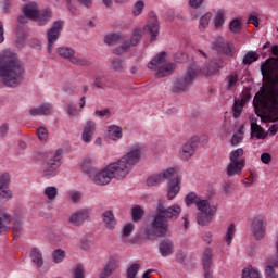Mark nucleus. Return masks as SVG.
<instances>
[{
	"mask_svg": "<svg viewBox=\"0 0 278 278\" xmlns=\"http://www.w3.org/2000/svg\"><path fill=\"white\" fill-rule=\"evenodd\" d=\"M140 270V264H132L126 273V277L127 278H136V276L138 275V271Z\"/></svg>",
	"mask_w": 278,
	"mask_h": 278,
	"instance_id": "c03bdc74",
	"label": "nucleus"
},
{
	"mask_svg": "<svg viewBox=\"0 0 278 278\" xmlns=\"http://www.w3.org/2000/svg\"><path fill=\"white\" fill-rule=\"evenodd\" d=\"M251 136H255L257 140H264L268 136V132L264 131V128L254 122L251 123Z\"/></svg>",
	"mask_w": 278,
	"mask_h": 278,
	"instance_id": "393cba45",
	"label": "nucleus"
},
{
	"mask_svg": "<svg viewBox=\"0 0 278 278\" xmlns=\"http://www.w3.org/2000/svg\"><path fill=\"white\" fill-rule=\"evenodd\" d=\"M87 173L89 174V177H93V184H97V186H108V184L114 179L110 169H108V166L100 172H98L97 168L91 167L90 169H87Z\"/></svg>",
	"mask_w": 278,
	"mask_h": 278,
	"instance_id": "6e6552de",
	"label": "nucleus"
},
{
	"mask_svg": "<svg viewBox=\"0 0 278 278\" xmlns=\"http://www.w3.org/2000/svg\"><path fill=\"white\" fill-rule=\"evenodd\" d=\"M39 109L41 112V116H49V114L53 112V108L51 106V104H43L39 106Z\"/></svg>",
	"mask_w": 278,
	"mask_h": 278,
	"instance_id": "5fc2aeb1",
	"label": "nucleus"
},
{
	"mask_svg": "<svg viewBox=\"0 0 278 278\" xmlns=\"http://www.w3.org/2000/svg\"><path fill=\"white\" fill-rule=\"evenodd\" d=\"M245 164L247 161L244 159H241L239 162L230 161L226 169V175L228 177L240 175L244 169Z\"/></svg>",
	"mask_w": 278,
	"mask_h": 278,
	"instance_id": "2eb2a0df",
	"label": "nucleus"
},
{
	"mask_svg": "<svg viewBox=\"0 0 278 278\" xmlns=\"http://www.w3.org/2000/svg\"><path fill=\"white\" fill-rule=\"evenodd\" d=\"M51 18H53V13L51 12L50 9H45L42 11H39L35 21H37L38 25L42 27L47 25L49 21H51Z\"/></svg>",
	"mask_w": 278,
	"mask_h": 278,
	"instance_id": "4be33fe9",
	"label": "nucleus"
},
{
	"mask_svg": "<svg viewBox=\"0 0 278 278\" xmlns=\"http://www.w3.org/2000/svg\"><path fill=\"white\" fill-rule=\"evenodd\" d=\"M212 49L217 53H224V55H233V43L225 41L223 37L217 38L213 42Z\"/></svg>",
	"mask_w": 278,
	"mask_h": 278,
	"instance_id": "ddd939ff",
	"label": "nucleus"
},
{
	"mask_svg": "<svg viewBox=\"0 0 278 278\" xmlns=\"http://www.w3.org/2000/svg\"><path fill=\"white\" fill-rule=\"evenodd\" d=\"M1 218V223H4V225L7 223H12V215H10L9 213H3Z\"/></svg>",
	"mask_w": 278,
	"mask_h": 278,
	"instance_id": "774afa93",
	"label": "nucleus"
},
{
	"mask_svg": "<svg viewBox=\"0 0 278 278\" xmlns=\"http://www.w3.org/2000/svg\"><path fill=\"white\" fill-rule=\"evenodd\" d=\"M199 147V136L191 137L181 148L180 155L182 160H190Z\"/></svg>",
	"mask_w": 278,
	"mask_h": 278,
	"instance_id": "9b49d317",
	"label": "nucleus"
},
{
	"mask_svg": "<svg viewBox=\"0 0 278 278\" xmlns=\"http://www.w3.org/2000/svg\"><path fill=\"white\" fill-rule=\"evenodd\" d=\"M111 114H112V111L110 109L94 111V116H99V118H105V116L110 117Z\"/></svg>",
	"mask_w": 278,
	"mask_h": 278,
	"instance_id": "4d7b16f0",
	"label": "nucleus"
},
{
	"mask_svg": "<svg viewBox=\"0 0 278 278\" xmlns=\"http://www.w3.org/2000/svg\"><path fill=\"white\" fill-rule=\"evenodd\" d=\"M197 75H199V65L191 64L185 76L178 78L174 83L172 92L179 94V92H187V90H190V87L194 84V79H197Z\"/></svg>",
	"mask_w": 278,
	"mask_h": 278,
	"instance_id": "423d86ee",
	"label": "nucleus"
},
{
	"mask_svg": "<svg viewBox=\"0 0 278 278\" xmlns=\"http://www.w3.org/2000/svg\"><path fill=\"white\" fill-rule=\"evenodd\" d=\"M275 268H278V257H269L265 263L266 278H278V274H275Z\"/></svg>",
	"mask_w": 278,
	"mask_h": 278,
	"instance_id": "aec40b11",
	"label": "nucleus"
},
{
	"mask_svg": "<svg viewBox=\"0 0 278 278\" xmlns=\"http://www.w3.org/2000/svg\"><path fill=\"white\" fill-rule=\"evenodd\" d=\"M114 273V264L109 263L105 267L101 270L99 278H108Z\"/></svg>",
	"mask_w": 278,
	"mask_h": 278,
	"instance_id": "79ce46f5",
	"label": "nucleus"
},
{
	"mask_svg": "<svg viewBox=\"0 0 278 278\" xmlns=\"http://www.w3.org/2000/svg\"><path fill=\"white\" fill-rule=\"evenodd\" d=\"M74 278H86V270L84 269L83 265H78L74 273H73Z\"/></svg>",
	"mask_w": 278,
	"mask_h": 278,
	"instance_id": "3c124183",
	"label": "nucleus"
},
{
	"mask_svg": "<svg viewBox=\"0 0 278 278\" xmlns=\"http://www.w3.org/2000/svg\"><path fill=\"white\" fill-rule=\"evenodd\" d=\"M242 110H244V103H242L240 100L235 101V104L232 108L233 118H240V115L242 114Z\"/></svg>",
	"mask_w": 278,
	"mask_h": 278,
	"instance_id": "58836bf2",
	"label": "nucleus"
},
{
	"mask_svg": "<svg viewBox=\"0 0 278 278\" xmlns=\"http://www.w3.org/2000/svg\"><path fill=\"white\" fill-rule=\"evenodd\" d=\"M159 251L162 257H168L175 253V243L170 239H164L159 245Z\"/></svg>",
	"mask_w": 278,
	"mask_h": 278,
	"instance_id": "6ab92c4d",
	"label": "nucleus"
},
{
	"mask_svg": "<svg viewBox=\"0 0 278 278\" xmlns=\"http://www.w3.org/2000/svg\"><path fill=\"white\" fill-rule=\"evenodd\" d=\"M149 71H155L154 77L162 79L175 73V64L166 63V52H160L148 63Z\"/></svg>",
	"mask_w": 278,
	"mask_h": 278,
	"instance_id": "39448f33",
	"label": "nucleus"
},
{
	"mask_svg": "<svg viewBox=\"0 0 278 278\" xmlns=\"http://www.w3.org/2000/svg\"><path fill=\"white\" fill-rule=\"evenodd\" d=\"M144 10V1L139 0L135 3L132 14L134 16H140L141 12Z\"/></svg>",
	"mask_w": 278,
	"mask_h": 278,
	"instance_id": "de8ad7c7",
	"label": "nucleus"
},
{
	"mask_svg": "<svg viewBox=\"0 0 278 278\" xmlns=\"http://www.w3.org/2000/svg\"><path fill=\"white\" fill-rule=\"evenodd\" d=\"M227 79H228V89L231 90V88H233V86L238 84V76L229 75Z\"/></svg>",
	"mask_w": 278,
	"mask_h": 278,
	"instance_id": "052dcab7",
	"label": "nucleus"
},
{
	"mask_svg": "<svg viewBox=\"0 0 278 278\" xmlns=\"http://www.w3.org/2000/svg\"><path fill=\"white\" fill-rule=\"evenodd\" d=\"M71 199L74 203H79V201L81 200V193L78 191L72 192Z\"/></svg>",
	"mask_w": 278,
	"mask_h": 278,
	"instance_id": "338daca9",
	"label": "nucleus"
},
{
	"mask_svg": "<svg viewBox=\"0 0 278 278\" xmlns=\"http://www.w3.org/2000/svg\"><path fill=\"white\" fill-rule=\"evenodd\" d=\"M56 52L61 58H65V60H70V61H71V58L75 55V50L68 47H60L58 48Z\"/></svg>",
	"mask_w": 278,
	"mask_h": 278,
	"instance_id": "473e14b6",
	"label": "nucleus"
},
{
	"mask_svg": "<svg viewBox=\"0 0 278 278\" xmlns=\"http://www.w3.org/2000/svg\"><path fill=\"white\" fill-rule=\"evenodd\" d=\"M0 77L8 88L21 86L25 79V68L18 59L10 52L0 54Z\"/></svg>",
	"mask_w": 278,
	"mask_h": 278,
	"instance_id": "f257e3e1",
	"label": "nucleus"
},
{
	"mask_svg": "<svg viewBox=\"0 0 278 278\" xmlns=\"http://www.w3.org/2000/svg\"><path fill=\"white\" fill-rule=\"evenodd\" d=\"M185 202H186V205L188 207H190V205H194V203L197 204V207L199 208V204L200 203H203V202H208V200H202L200 199L199 197H197V193L194 192H191V193H188L185 198Z\"/></svg>",
	"mask_w": 278,
	"mask_h": 278,
	"instance_id": "bb28decb",
	"label": "nucleus"
},
{
	"mask_svg": "<svg viewBox=\"0 0 278 278\" xmlns=\"http://www.w3.org/2000/svg\"><path fill=\"white\" fill-rule=\"evenodd\" d=\"M242 140V132L238 131L236 134H233L232 138H231V144L232 147H237V144Z\"/></svg>",
	"mask_w": 278,
	"mask_h": 278,
	"instance_id": "bf43d9fd",
	"label": "nucleus"
},
{
	"mask_svg": "<svg viewBox=\"0 0 278 278\" xmlns=\"http://www.w3.org/2000/svg\"><path fill=\"white\" fill-rule=\"evenodd\" d=\"M125 40V36L121 33L106 35L104 37L105 45H118V42H123Z\"/></svg>",
	"mask_w": 278,
	"mask_h": 278,
	"instance_id": "cd10ccee",
	"label": "nucleus"
},
{
	"mask_svg": "<svg viewBox=\"0 0 278 278\" xmlns=\"http://www.w3.org/2000/svg\"><path fill=\"white\" fill-rule=\"evenodd\" d=\"M252 232L256 240H262L266 236V226H264V220L255 218L252 222Z\"/></svg>",
	"mask_w": 278,
	"mask_h": 278,
	"instance_id": "f3484780",
	"label": "nucleus"
},
{
	"mask_svg": "<svg viewBox=\"0 0 278 278\" xmlns=\"http://www.w3.org/2000/svg\"><path fill=\"white\" fill-rule=\"evenodd\" d=\"M233 236H236V224H230L225 237V242L228 244V247L229 244H231V240H233Z\"/></svg>",
	"mask_w": 278,
	"mask_h": 278,
	"instance_id": "a19ab883",
	"label": "nucleus"
},
{
	"mask_svg": "<svg viewBox=\"0 0 278 278\" xmlns=\"http://www.w3.org/2000/svg\"><path fill=\"white\" fill-rule=\"evenodd\" d=\"M25 42V29L21 26H17V45Z\"/></svg>",
	"mask_w": 278,
	"mask_h": 278,
	"instance_id": "13d9d810",
	"label": "nucleus"
},
{
	"mask_svg": "<svg viewBox=\"0 0 278 278\" xmlns=\"http://www.w3.org/2000/svg\"><path fill=\"white\" fill-rule=\"evenodd\" d=\"M22 12L30 21H36V18H38V13L40 12V8L38 7V3L30 2L23 7Z\"/></svg>",
	"mask_w": 278,
	"mask_h": 278,
	"instance_id": "a211bd4d",
	"label": "nucleus"
},
{
	"mask_svg": "<svg viewBox=\"0 0 278 278\" xmlns=\"http://www.w3.org/2000/svg\"><path fill=\"white\" fill-rule=\"evenodd\" d=\"M146 29L151 36L150 42H155L157 36H160V21H157V15L155 13H150Z\"/></svg>",
	"mask_w": 278,
	"mask_h": 278,
	"instance_id": "f8f14e48",
	"label": "nucleus"
},
{
	"mask_svg": "<svg viewBox=\"0 0 278 278\" xmlns=\"http://www.w3.org/2000/svg\"><path fill=\"white\" fill-rule=\"evenodd\" d=\"M260 60V54L255 51H249L242 60V63L245 66H251V64H253V62H257Z\"/></svg>",
	"mask_w": 278,
	"mask_h": 278,
	"instance_id": "c85d7f7f",
	"label": "nucleus"
},
{
	"mask_svg": "<svg viewBox=\"0 0 278 278\" xmlns=\"http://www.w3.org/2000/svg\"><path fill=\"white\" fill-rule=\"evenodd\" d=\"M97 129V123L93 121H88L84 127V131L81 138L85 142H91L92 136H94V131Z\"/></svg>",
	"mask_w": 278,
	"mask_h": 278,
	"instance_id": "412c9836",
	"label": "nucleus"
},
{
	"mask_svg": "<svg viewBox=\"0 0 278 278\" xmlns=\"http://www.w3.org/2000/svg\"><path fill=\"white\" fill-rule=\"evenodd\" d=\"M109 134H111V136H113V138H123V128H121V126H110L109 127Z\"/></svg>",
	"mask_w": 278,
	"mask_h": 278,
	"instance_id": "37998d69",
	"label": "nucleus"
},
{
	"mask_svg": "<svg viewBox=\"0 0 278 278\" xmlns=\"http://www.w3.org/2000/svg\"><path fill=\"white\" fill-rule=\"evenodd\" d=\"M213 257L214 253L212 252V249L207 248L202 256L203 270H210V268H212Z\"/></svg>",
	"mask_w": 278,
	"mask_h": 278,
	"instance_id": "b1692460",
	"label": "nucleus"
},
{
	"mask_svg": "<svg viewBox=\"0 0 278 278\" xmlns=\"http://www.w3.org/2000/svg\"><path fill=\"white\" fill-rule=\"evenodd\" d=\"M244 155V150L242 148H239L230 153V162H240L239 157H242Z\"/></svg>",
	"mask_w": 278,
	"mask_h": 278,
	"instance_id": "49530a36",
	"label": "nucleus"
},
{
	"mask_svg": "<svg viewBox=\"0 0 278 278\" xmlns=\"http://www.w3.org/2000/svg\"><path fill=\"white\" fill-rule=\"evenodd\" d=\"M140 160H142V147L135 144L117 162L109 164L106 170L111 173L113 179H125Z\"/></svg>",
	"mask_w": 278,
	"mask_h": 278,
	"instance_id": "f03ea898",
	"label": "nucleus"
},
{
	"mask_svg": "<svg viewBox=\"0 0 278 278\" xmlns=\"http://www.w3.org/2000/svg\"><path fill=\"white\" fill-rule=\"evenodd\" d=\"M37 136L39 140L45 141L49 138V132L47 131V128L40 127L37 129Z\"/></svg>",
	"mask_w": 278,
	"mask_h": 278,
	"instance_id": "864d4df0",
	"label": "nucleus"
},
{
	"mask_svg": "<svg viewBox=\"0 0 278 278\" xmlns=\"http://www.w3.org/2000/svg\"><path fill=\"white\" fill-rule=\"evenodd\" d=\"M142 41V29L136 28L132 31V36L130 37V40L124 41L121 46V49L125 52L129 51L131 47H138L140 42Z\"/></svg>",
	"mask_w": 278,
	"mask_h": 278,
	"instance_id": "4468645a",
	"label": "nucleus"
},
{
	"mask_svg": "<svg viewBox=\"0 0 278 278\" xmlns=\"http://www.w3.org/2000/svg\"><path fill=\"white\" fill-rule=\"evenodd\" d=\"M179 214H181V206L175 204L166 208L162 200H160L156 205V215L152 223L154 235L159 237L166 236L168 233V223L170 220H177Z\"/></svg>",
	"mask_w": 278,
	"mask_h": 278,
	"instance_id": "7ed1b4c3",
	"label": "nucleus"
},
{
	"mask_svg": "<svg viewBox=\"0 0 278 278\" xmlns=\"http://www.w3.org/2000/svg\"><path fill=\"white\" fill-rule=\"evenodd\" d=\"M10 184V174H2L0 176V190H3Z\"/></svg>",
	"mask_w": 278,
	"mask_h": 278,
	"instance_id": "6e6d98bb",
	"label": "nucleus"
},
{
	"mask_svg": "<svg viewBox=\"0 0 278 278\" xmlns=\"http://www.w3.org/2000/svg\"><path fill=\"white\" fill-rule=\"evenodd\" d=\"M131 216L134 223H139V220H142V217L144 216V211L142 207L136 205L131 211Z\"/></svg>",
	"mask_w": 278,
	"mask_h": 278,
	"instance_id": "4c0bfd02",
	"label": "nucleus"
},
{
	"mask_svg": "<svg viewBox=\"0 0 278 278\" xmlns=\"http://www.w3.org/2000/svg\"><path fill=\"white\" fill-rule=\"evenodd\" d=\"M62 153H64V150H62V149L56 150L53 159H51L48 162V167L43 170V175L48 179H49V177H54L55 170H58V168H60V164H62V162H61Z\"/></svg>",
	"mask_w": 278,
	"mask_h": 278,
	"instance_id": "9d476101",
	"label": "nucleus"
},
{
	"mask_svg": "<svg viewBox=\"0 0 278 278\" xmlns=\"http://www.w3.org/2000/svg\"><path fill=\"white\" fill-rule=\"evenodd\" d=\"M52 257H53V262L55 264H60V262H62L64 260V257H66V252L58 249L52 253Z\"/></svg>",
	"mask_w": 278,
	"mask_h": 278,
	"instance_id": "a18cd8bd",
	"label": "nucleus"
},
{
	"mask_svg": "<svg viewBox=\"0 0 278 278\" xmlns=\"http://www.w3.org/2000/svg\"><path fill=\"white\" fill-rule=\"evenodd\" d=\"M135 227L136 226L131 223L125 225L124 228H123V237L124 238H129V236H131V233H134Z\"/></svg>",
	"mask_w": 278,
	"mask_h": 278,
	"instance_id": "8fccbe9b",
	"label": "nucleus"
},
{
	"mask_svg": "<svg viewBox=\"0 0 278 278\" xmlns=\"http://www.w3.org/2000/svg\"><path fill=\"white\" fill-rule=\"evenodd\" d=\"M204 0H189V7L193 8V10H198L203 5Z\"/></svg>",
	"mask_w": 278,
	"mask_h": 278,
	"instance_id": "680f3d73",
	"label": "nucleus"
},
{
	"mask_svg": "<svg viewBox=\"0 0 278 278\" xmlns=\"http://www.w3.org/2000/svg\"><path fill=\"white\" fill-rule=\"evenodd\" d=\"M89 218H90V213L88 212V210L83 208L74 213L70 217V223H72V225H75V227H80V225H84V223H86V220H88Z\"/></svg>",
	"mask_w": 278,
	"mask_h": 278,
	"instance_id": "dca6fc26",
	"label": "nucleus"
},
{
	"mask_svg": "<svg viewBox=\"0 0 278 278\" xmlns=\"http://www.w3.org/2000/svg\"><path fill=\"white\" fill-rule=\"evenodd\" d=\"M30 260L33 264H37V267H42V264H45V261L42 260V253L37 248H33L30 250Z\"/></svg>",
	"mask_w": 278,
	"mask_h": 278,
	"instance_id": "a878e982",
	"label": "nucleus"
},
{
	"mask_svg": "<svg viewBox=\"0 0 278 278\" xmlns=\"http://www.w3.org/2000/svg\"><path fill=\"white\" fill-rule=\"evenodd\" d=\"M43 194L49 201H55V199L58 198V188L47 187L43 191Z\"/></svg>",
	"mask_w": 278,
	"mask_h": 278,
	"instance_id": "ea45409f",
	"label": "nucleus"
},
{
	"mask_svg": "<svg viewBox=\"0 0 278 278\" xmlns=\"http://www.w3.org/2000/svg\"><path fill=\"white\" fill-rule=\"evenodd\" d=\"M64 29V21H55L50 29L47 31L48 38V53H52L53 45L58 42L62 30Z\"/></svg>",
	"mask_w": 278,
	"mask_h": 278,
	"instance_id": "1a4fd4ad",
	"label": "nucleus"
},
{
	"mask_svg": "<svg viewBox=\"0 0 278 278\" xmlns=\"http://www.w3.org/2000/svg\"><path fill=\"white\" fill-rule=\"evenodd\" d=\"M229 30L231 31V34H240V31H242V20H232L229 24Z\"/></svg>",
	"mask_w": 278,
	"mask_h": 278,
	"instance_id": "f704fd0d",
	"label": "nucleus"
},
{
	"mask_svg": "<svg viewBox=\"0 0 278 278\" xmlns=\"http://www.w3.org/2000/svg\"><path fill=\"white\" fill-rule=\"evenodd\" d=\"M111 66L116 73H123V71H125V63L122 61L121 58H114L111 61Z\"/></svg>",
	"mask_w": 278,
	"mask_h": 278,
	"instance_id": "c9c22d12",
	"label": "nucleus"
},
{
	"mask_svg": "<svg viewBox=\"0 0 278 278\" xmlns=\"http://www.w3.org/2000/svg\"><path fill=\"white\" fill-rule=\"evenodd\" d=\"M242 278H261L260 271L253 267H245L242 270Z\"/></svg>",
	"mask_w": 278,
	"mask_h": 278,
	"instance_id": "e433bc0d",
	"label": "nucleus"
},
{
	"mask_svg": "<svg viewBox=\"0 0 278 278\" xmlns=\"http://www.w3.org/2000/svg\"><path fill=\"white\" fill-rule=\"evenodd\" d=\"M102 222L106 229H114L116 227V217L114 216V212L105 211L102 214Z\"/></svg>",
	"mask_w": 278,
	"mask_h": 278,
	"instance_id": "5701e85b",
	"label": "nucleus"
},
{
	"mask_svg": "<svg viewBox=\"0 0 278 278\" xmlns=\"http://www.w3.org/2000/svg\"><path fill=\"white\" fill-rule=\"evenodd\" d=\"M223 66H224L223 61H216V60L211 61L208 64L207 75H214V73H218V71H220Z\"/></svg>",
	"mask_w": 278,
	"mask_h": 278,
	"instance_id": "72a5a7b5",
	"label": "nucleus"
},
{
	"mask_svg": "<svg viewBox=\"0 0 278 278\" xmlns=\"http://www.w3.org/2000/svg\"><path fill=\"white\" fill-rule=\"evenodd\" d=\"M164 179L169 180L167 185V199L169 201H173V199H175L179 194V190H181V188L179 187L181 179L179 178V174H177V170H175V168L170 167L165 169L163 173L148 177L146 184L149 187H153L162 184Z\"/></svg>",
	"mask_w": 278,
	"mask_h": 278,
	"instance_id": "20e7f679",
	"label": "nucleus"
},
{
	"mask_svg": "<svg viewBox=\"0 0 278 278\" xmlns=\"http://www.w3.org/2000/svg\"><path fill=\"white\" fill-rule=\"evenodd\" d=\"M70 62L75 66H92V62L90 60L75 56V54L71 58Z\"/></svg>",
	"mask_w": 278,
	"mask_h": 278,
	"instance_id": "2f4dec72",
	"label": "nucleus"
},
{
	"mask_svg": "<svg viewBox=\"0 0 278 278\" xmlns=\"http://www.w3.org/2000/svg\"><path fill=\"white\" fill-rule=\"evenodd\" d=\"M261 161L263 162V164H269L270 162H273V155H270V153L265 152L261 155Z\"/></svg>",
	"mask_w": 278,
	"mask_h": 278,
	"instance_id": "e2e57ef3",
	"label": "nucleus"
},
{
	"mask_svg": "<svg viewBox=\"0 0 278 278\" xmlns=\"http://www.w3.org/2000/svg\"><path fill=\"white\" fill-rule=\"evenodd\" d=\"M223 188H224V192L229 193V192H231V190H233V182H231L229 180L224 181Z\"/></svg>",
	"mask_w": 278,
	"mask_h": 278,
	"instance_id": "69168bd1",
	"label": "nucleus"
},
{
	"mask_svg": "<svg viewBox=\"0 0 278 278\" xmlns=\"http://www.w3.org/2000/svg\"><path fill=\"white\" fill-rule=\"evenodd\" d=\"M214 25L215 27H223V25H225V15L223 14L222 11H218L215 20H214Z\"/></svg>",
	"mask_w": 278,
	"mask_h": 278,
	"instance_id": "09e8293b",
	"label": "nucleus"
},
{
	"mask_svg": "<svg viewBox=\"0 0 278 278\" xmlns=\"http://www.w3.org/2000/svg\"><path fill=\"white\" fill-rule=\"evenodd\" d=\"M211 21H212V12H207L204 15H202L200 17V22H199L200 31H205V29H207V26L210 25Z\"/></svg>",
	"mask_w": 278,
	"mask_h": 278,
	"instance_id": "7c9ffc66",
	"label": "nucleus"
},
{
	"mask_svg": "<svg viewBox=\"0 0 278 278\" xmlns=\"http://www.w3.org/2000/svg\"><path fill=\"white\" fill-rule=\"evenodd\" d=\"M12 199V191L10 190H0V201H3L5 203L7 201H10Z\"/></svg>",
	"mask_w": 278,
	"mask_h": 278,
	"instance_id": "603ef678",
	"label": "nucleus"
},
{
	"mask_svg": "<svg viewBox=\"0 0 278 278\" xmlns=\"http://www.w3.org/2000/svg\"><path fill=\"white\" fill-rule=\"evenodd\" d=\"M199 213L197 215L198 225L201 227H207L212 220H214V216H216V212H218V207L214 205H210L208 202H200L198 204Z\"/></svg>",
	"mask_w": 278,
	"mask_h": 278,
	"instance_id": "0eeeda50",
	"label": "nucleus"
},
{
	"mask_svg": "<svg viewBox=\"0 0 278 278\" xmlns=\"http://www.w3.org/2000/svg\"><path fill=\"white\" fill-rule=\"evenodd\" d=\"M22 231H23V220L21 219V217H15L13 223L14 240H18L21 238Z\"/></svg>",
	"mask_w": 278,
	"mask_h": 278,
	"instance_id": "c756f323",
	"label": "nucleus"
},
{
	"mask_svg": "<svg viewBox=\"0 0 278 278\" xmlns=\"http://www.w3.org/2000/svg\"><path fill=\"white\" fill-rule=\"evenodd\" d=\"M248 23L254 25V27H260V18H257V15H250Z\"/></svg>",
	"mask_w": 278,
	"mask_h": 278,
	"instance_id": "0e129e2a",
	"label": "nucleus"
}]
</instances>
